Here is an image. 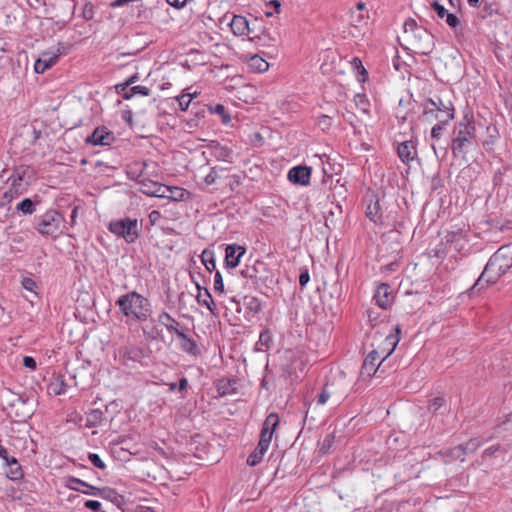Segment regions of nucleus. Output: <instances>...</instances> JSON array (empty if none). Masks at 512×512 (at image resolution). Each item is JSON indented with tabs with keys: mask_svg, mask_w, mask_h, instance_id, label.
I'll return each instance as SVG.
<instances>
[{
	"mask_svg": "<svg viewBox=\"0 0 512 512\" xmlns=\"http://www.w3.org/2000/svg\"><path fill=\"white\" fill-rule=\"evenodd\" d=\"M512 267V244L502 246L489 259L481 275L469 290V295L495 283Z\"/></svg>",
	"mask_w": 512,
	"mask_h": 512,
	"instance_id": "obj_1",
	"label": "nucleus"
},
{
	"mask_svg": "<svg viewBox=\"0 0 512 512\" xmlns=\"http://www.w3.org/2000/svg\"><path fill=\"white\" fill-rule=\"evenodd\" d=\"M403 39L406 49L420 55H429L435 45L433 35L411 18L404 23Z\"/></svg>",
	"mask_w": 512,
	"mask_h": 512,
	"instance_id": "obj_2",
	"label": "nucleus"
},
{
	"mask_svg": "<svg viewBox=\"0 0 512 512\" xmlns=\"http://www.w3.org/2000/svg\"><path fill=\"white\" fill-rule=\"evenodd\" d=\"M116 304L119 306L120 312L127 318V323L131 321L145 322L151 315L150 301L136 291L120 296Z\"/></svg>",
	"mask_w": 512,
	"mask_h": 512,
	"instance_id": "obj_3",
	"label": "nucleus"
},
{
	"mask_svg": "<svg viewBox=\"0 0 512 512\" xmlns=\"http://www.w3.org/2000/svg\"><path fill=\"white\" fill-rule=\"evenodd\" d=\"M475 125L471 121L460 122L457 136L452 141V153L455 157L463 155L474 145Z\"/></svg>",
	"mask_w": 512,
	"mask_h": 512,
	"instance_id": "obj_4",
	"label": "nucleus"
},
{
	"mask_svg": "<svg viewBox=\"0 0 512 512\" xmlns=\"http://www.w3.org/2000/svg\"><path fill=\"white\" fill-rule=\"evenodd\" d=\"M109 230L125 239L127 243H133L139 237L137 219L123 218L111 221Z\"/></svg>",
	"mask_w": 512,
	"mask_h": 512,
	"instance_id": "obj_5",
	"label": "nucleus"
},
{
	"mask_svg": "<svg viewBox=\"0 0 512 512\" xmlns=\"http://www.w3.org/2000/svg\"><path fill=\"white\" fill-rule=\"evenodd\" d=\"M62 220L57 211L49 210L39 218L36 229L42 235L54 236L59 232Z\"/></svg>",
	"mask_w": 512,
	"mask_h": 512,
	"instance_id": "obj_6",
	"label": "nucleus"
},
{
	"mask_svg": "<svg viewBox=\"0 0 512 512\" xmlns=\"http://www.w3.org/2000/svg\"><path fill=\"white\" fill-rule=\"evenodd\" d=\"M325 386L331 395V404L333 406H338L349 393V385L342 374L332 377L326 382Z\"/></svg>",
	"mask_w": 512,
	"mask_h": 512,
	"instance_id": "obj_7",
	"label": "nucleus"
},
{
	"mask_svg": "<svg viewBox=\"0 0 512 512\" xmlns=\"http://www.w3.org/2000/svg\"><path fill=\"white\" fill-rule=\"evenodd\" d=\"M386 341L389 342V345L392 346V348L389 350V352L387 353V355L379 362V364L376 366V363L377 361L379 360L380 358V355L377 351L373 350L371 351L367 357L365 358L364 362H363V365H362V374H366L368 376H371L373 374L376 373V371L379 369L380 365L382 364V362L385 360L386 357H388L392 352L393 350L395 349V346L398 342V339L395 340L394 337L392 336H388L386 338Z\"/></svg>",
	"mask_w": 512,
	"mask_h": 512,
	"instance_id": "obj_8",
	"label": "nucleus"
},
{
	"mask_svg": "<svg viewBox=\"0 0 512 512\" xmlns=\"http://www.w3.org/2000/svg\"><path fill=\"white\" fill-rule=\"evenodd\" d=\"M279 424V417L276 413H270L264 423L260 433V440L258 444H262L263 447L269 448L272 440L273 433Z\"/></svg>",
	"mask_w": 512,
	"mask_h": 512,
	"instance_id": "obj_9",
	"label": "nucleus"
},
{
	"mask_svg": "<svg viewBox=\"0 0 512 512\" xmlns=\"http://www.w3.org/2000/svg\"><path fill=\"white\" fill-rule=\"evenodd\" d=\"M449 107H453L451 101L443 100L440 97H436L435 99L429 98L423 103V119L424 121L431 123V117L434 112L441 111L442 109H448Z\"/></svg>",
	"mask_w": 512,
	"mask_h": 512,
	"instance_id": "obj_10",
	"label": "nucleus"
},
{
	"mask_svg": "<svg viewBox=\"0 0 512 512\" xmlns=\"http://www.w3.org/2000/svg\"><path fill=\"white\" fill-rule=\"evenodd\" d=\"M62 51L60 48L57 49L54 53L43 52L41 57L36 60L34 64V70L38 74L44 73L46 70L51 68L59 59Z\"/></svg>",
	"mask_w": 512,
	"mask_h": 512,
	"instance_id": "obj_11",
	"label": "nucleus"
},
{
	"mask_svg": "<svg viewBox=\"0 0 512 512\" xmlns=\"http://www.w3.org/2000/svg\"><path fill=\"white\" fill-rule=\"evenodd\" d=\"M311 168L308 166H296L289 170L288 179L294 184L306 186L310 183Z\"/></svg>",
	"mask_w": 512,
	"mask_h": 512,
	"instance_id": "obj_12",
	"label": "nucleus"
},
{
	"mask_svg": "<svg viewBox=\"0 0 512 512\" xmlns=\"http://www.w3.org/2000/svg\"><path fill=\"white\" fill-rule=\"evenodd\" d=\"M138 183L140 184V190L148 196L161 197L165 191H168L166 185L152 181L147 177L142 178Z\"/></svg>",
	"mask_w": 512,
	"mask_h": 512,
	"instance_id": "obj_13",
	"label": "nucleus"
},
{
	"mask_svg": "<svg viewBox=\"0 0 512 512\" xmlns=\"http://www.w3.org/2000/svg\"><path fill=\"white\" fill-rule=\"evenodd\" d=\"M374 299L379 307L388 308L394 299L390 286L386 283L380 284L375 292Z\"/></svg>",
	"mask_w": 512,
	"mask_h": 512,
	"instance_id": "obj_14",
	"label": "nucleus"
},
{
	"mask_svg": "<svg viewBox=\"0 0 512 512\" xmlns=\"http://www.w3.org/2000/svg\"><path fill=\"white\" fill-rule=\"evenodd\" d=\"M229 25L235 36H249L252 32L248 20L242 15H234Z\"/></svg>",
	"mask_w": 512,
	"mask_h": 512,
	"instance_id": "obj_15",
	"label": "nucleus"
},
{
	"mask_svg": "<svg viewBox=\"0 0 512 512\" xmlns=\"http://www.w3.org/2000/svg\"><path fill=\"white\" fill-rule=\"evenodd\" d=\"M245 253V248L236 244L226 247L225 264L228 268H235L240 262L241 256Z\"/></svg>",
	"mask_w": 512,
	"mask_h": 512,
	"instance_id": "obj_16",
	"label": "nucleus"
},
{
	"mask_svg": "<svg viewBox=\"0 0 512 512\" xmlns=\"http://www.w3.org/2000/svg\"><path fill=\"white\" fill-rule=\"evenodd\" d=\"M113 138L112 133L102 127L96 128L93 133L87 137L86 142L93 145H109Z\"/></svg>",
	"mask_w": 512,
	"mask_h": 512,
	"instance_id": "obj_17",
	"label": "nucleus"
},
{
	"mask_svg": "<svg viewBox=\"0 0 512 512\" xmlns=\"http://www.w3.org/2000/svg\"><path fill=\"white\" fill-rule=\"evenodd\" d=\"M148 164L145 161H134L127 165L126 173L129 179L139 182L145 177Z\"/></svg>",
	"mask_w": 512,
	"mask_h": 512,
	"instance_id": "obj_18",
	"label": "nucleus"
},
{
	"mask_svg": "<svg viewBox=\"0 0 512 512\" xmlns=\"http://www.w3.org/2000/svg\"><path fill=\"white\" fill-rule=\"evenodd\" d=\"M446 243L449 251L462 252L467 241L462 232H452L446 236Z\"/></svg>",
	"mask_w": 512,
	"mask_h": 512,
	"instance_id": "obj_19",
	"label": "nucleus"
},
{
	"mask_svg": "<svg viewBox=\"0 0 512 512\" xmlns=\"http://www.w3.org/2000/svg\"><path fill=\"white\" fill-rule=\"evenodd\" d=\"M397 152L400 159L405 163L412 161L416 154L415 146L412 141L401 142L398 145Z\"/></svg>",
	"mask_w": 512,
	"mask_h": 512,
	"instance_id": "obj_20",
	"label": "nucleus"
},
{
	"mask_svg": "<svg viewBox=\"0 0 512 512\" xmlns=\"http://www.w3.org/2000/svg\"><path fill=\"white\" fill-rule=\"evenodd\" d=\"M157 321L165 326L169 332L178 335L181 331L178 329L179 322H177L169 313L162 312L159 314Z\"/></svg>",
	"mask_w": 512,
	"mask_h": 512,
	"instance_id": "obj_21",
	"label": "nucleus"
},
{
	"mask_svg": "<svg viewBox=\"0 0 512 512\" xmlns=\"http://www.w3.org/2000/svg\"><path fill=\"white\" fill-rule=\"evenodd\" d=\"M198 294L196 296V300L199 304L206 306L211 313L215 314L213 306L214 301L212 296L207 288H202L200 285H197Z\"/></svg>",
	"mask_w": 512,
	"mask_h": 512,
	"instance_id": "obj_22",
	"label": "nucleus"
},
{
	"mask_svg": "<svg viewBox=\"0 0 512 512\" xmlns=\"http://www.w3.org/2000/svg\"><path fill=\"white\" fill-rule=\"evenodd\" d=\"M91 488L97 491V492H91V494L94 496H100L102 498L108 499L117 505H119L122 501V497L113 489H110V488L99 489L96 487H91Z\"/></svg>",
	"mask_w": 512,
	"mask_h": 512,
	"instance_id": "obj_23",
	"label": "nucleus"
},
{
	"mask_svg": "<svg viewBox=\"0 0 512 512\" xmlns=\"http://www.w3.org/2000/svg\"><path fill=\"white\" fill-rule=\"evenodd\" d=\"M177 337L181 340V348L191 354V355H197L199 352L198 346L196 342L189 338L184 332L178 333Z\"/></svg>",
	"mask_w": 512,
	"mask_h": 512,
	"instance_id": "obj_24",
	"label": "nucleus"
},
{
	"mask_svg": "<svg viewBox=\"0 0 512 512\" xmlns=\"http://www.w3.org/2000/svg\"><path fill=\"white\" fill-rule=\"evenodd\" d=\"M168 191H165L164 195L160 198H167L174 201H183L189 194L185 189L174 186H167Z\"/></svg>",
	"mask_w": 512,
	"mask_h": 512,
	"instance_id": "obj_25",
	"label": "nucleus"
},
{
	"mask_svg": "<svg viewBox=\"0 0 512 512\" xmlns=\"http://www.w3.org/2000/svg\"><path fill=\"white\" fill-rule=\"evenodd\" d=\"M512 180V169L509 167H504L503 170H498L493 178V182L495 186H501L505 183L510 185V181Z\"/></svg>",
	"mask_w": 512,
	"mask_h": 512,
	"instance_id": "obj_26",
	"label": "nucleus"
},
{
	"mask_svg": "<svg viewBox=\"0 0 512 512\" xmlns=\"http://www.w3.org/2000/svg\"><path fill=\"white\" fill-rule=\"evenodd\" d=\"M454 118V107H449L448 109H442L441 111H437L433 113L431 117V123L436 120L438 123L446 125L450 120Z\"/></svg>",
	"mask_w": 512,
	"mask_h": 512,
	"instance_id": "obj_27",
	"label": "nucleus"
},
{
	"mask_svg": "<svg viewBox=\"0 0 512 512\" xmlns=\"http://www.w3.org/2000/svg\"><path fill=\"white\" fill-rule=\"evenodd\" d=\"M267 450L268 449L263 447L262 444H258L255 450L247 458V464L249 466H256L259 464Z\"/></svg>",
	"mask_w": 512,
	"mask_h": 512,
	"instance_id": "obj_28",
	"label": "nucleus"
},
{
	"mask_svg": "<svg viewBox=\"0 0 512 512\" xmlns=\"http://www.w3.org/2000/svg\"><path fill=\"white\" fill-rule=\"evenodd\" d=\"M243 304H244L245 308L249 312H252L253 314H257L258 312L261 311V308H262L260 300L255 296H250V295L245 296L243 299Z\"/></svg>",
	"mask_w": 512,
	"mask_h": 512,
	"instance_id": "obj_29",
	"label": "nucleus"
},
{
	"mask_svg": "<svg viewBox=\"0 0 512 512\" xmlns=\"http://www.w3.org/2000/svg\"><path fill=\"white\" fill-rule=\"evenodd\" d=\"M249 66L256 72H265L269 68L268 62L258 55H254L250 58Z\"/></svg>",
	"mask_w": 512,
	"mask_h": 512,
	"instance_id": "obj_30",
	"label": "nucleus"
},
{
	"mask_svg": "<svg viewBox=\"0 0 512 512\" xmlns=\"http://www.w3.org/2000/svg\"><path fill=\"white\" fill-rule=\"evenodd\" d=\"M142 331L145 338L149 340H157L161 337V332L157 326L154 325V320H151L150 324L143 326Z\"/></svg>",
	"mask_w": 512,
	"mask_h": 512,
	"instance_id": "obj_31",
	"label": "nucleus"
},
{
	"mask_svg": "<svg viewBox=\"0 0 512 512\" xmlns=\"http://www.w3.org/2000/svg\"><path fill=\"white\" fill-rule=\"evenodd\" d=\"M16 210L22 212L25 215H31L35 212V202H33L30 198H25L19 204H17Z\"/></svg>",
	"mask_w": 512,
	"mask_h": 512,
	"instance_id": "obj_32",
	"label": "nucleus"
},
{
	"mask_svg": "<svg viewBox=\"0 0 512 512\" xmlns=\"http://www.w3.org/2000/svg\"><path fill=\"white\" fill-rule=\"evenodd\" d=\"M66 384L63 379L58 377L55 381L51 382L48 386V391L50 394L61 395L65 392Z\"/></svg>",
	"mask_w": 512,
	"mask_h": 512,
	"instance_id": "obj_33",
	"label": "nucleus"
},
{
	"mask_svg": "<svg viewBox=\"0 0 512 512\" xmlns=\"http://www.w3.org/2000/svg\"><path fill=\"white\" fill-rule=\"evenodd\" d=\"M202 262L208 271L212 272L213 270H215L216 262L213 252L204 250L202 253Z\"/></svg>",
	"mask_w": 512,
	"mask_h": 512,
	"instance_id": "obj_34",
	"label": "nucleus"
},
{
	"mask_svg": "<svg viewBox=\"0 0 512 512\" xmlns=\"http://www.w3.org/2000/svg\"><path fill=\"white\" fill-rule=\"evenodd\" d=\"M103 418V412L99 409L92 410L87 417V425L90 427L98 426Z\"/></svg>",
	"mask_w": 512,
	"mask_h": 512,
	"instance_id": "obj_35",
	"label": "nucleus"
},
{
	"mask_svg": "<svg viewBox=\"0 0 512 512\" xmlns=\"http://www.w3.org/2000/svg\"><path fill=\"white\" fill-rule=\"evenodd\" d=\"M379 210L380 206L377 200L374 203L368 205L366 210V216L374 223H377L378 220L380 219Z\"/></svg>",
	"mask_w": 512,
	"mask_h": 512,
	"instance_id": "obj_36",
	"label": "nucleus"
},
{
	"mask_svg": "<svg viewBox=\"0 0 512 512\" xmlns=\"http://www.w3.org/2000/svg\"><path fill=\"white\" fill-rule=\"evenodd\" d=\"M366 15L361 11H352L350 13V23L354 27H360L366 23Z\"/></svg>",
	"mask_w": 512,
	"mask_h": 512,
	"instance_id": "obj_37",
	"label": "nucleus"
},
{
	"mask_svg": "<svg viewBox=\"0 0 512 512\" xmlns=\"http://www.w3.org/2000/svg\"><path fill=\"white\" fill-rule=\"evenodd\" d=\"M447 455L451 459L460 460L463 462V461H465L466 454H465V451L463 450V448L461 447V445H458L456 447L449 449L447 452Z\"/></svg>",
	"mask_w": 512,
	"mask_h": 512,
	"instance_id": "obj_38",
	"label": "nucleus"
},
{
	"mask_svg": "<svg viewBox=\"0 0 512 512\" xmlns=\"http://www.w3.org/2000/svg\"><path fill=\"white\" fill-rule=\"evenodd\" d=\"M196 95H197L196 93H194V94L186 93V94H182V95L178 96L177 101L179 103L181 110L186 111L188 109L192 99L194 97H196Z\"/></svg>",
	"mask_w": 512,
	"mask_h": 512,
	"instance_id": "obj_39",
	"label": "nucleus"
},
{
	"mask_svg": "<svg viewBox=\"0 0 512 512\" xmlns=\"http://www.w3.org/2000/svg\"><path fill=\"white\" fill-rule=\"evenodd\" d=\"M481 444L482 443L479 439L473 438V439H470L465 444H460V445L463 448V450L465 451V454H468V453H474L481 446Z\"/></svg>",
	"mask_w": 512,
	"mask_h": 512,
	"instance_id": "obj_40",
	"label": "nucleus"
},
{
	"mask_svg": "<svg viewBox=\"0 0 512 512\" xmlns=\"http://www.w3.org/2000/svg\"><path fill=\"white\" fill-rule=\"evenodd\" d=\"M9 470L6 472V475L11 480H19L23 477V471L20 464H16L13 466H8Z\"/></svg>",
	"mask_w": 512,
	"mask_h": 512,
	"instance_id": "obj_41",
	"label": "nucleus"
},
{
	"mask_svg": "<svg viewBox=\"0 0 512 512\" xmlns=\"http://www.w3.org/2000/svg\"><path fill=\"white\" fill-rule=\"evenodd\" d=\"M445 404V400L442 397H435L429 401L428 411L432 414H436L440 408Z\"/></svg>",
	"mask_w": 512,
	"mask_h": 512,
	"instance_id": "obj_42",
	"label": "nucleus"
},
{
	"mask_svg": "<svg viewBox=\"0 0 512 512\" xmlns=\"http://www.w3.org/2000/svg\"><path fill=\"white\" fill-rule=\"evenodd\" d=\"M119 354L124 359L135 361L138 357L139 351L133 348L123 347L119 350Z\"/></svg>",
	"mask_w": 512,
	"mask_h": 512,
	"instance_id": "obj_43",
	"label": "nucleus"
},
{
	"mask_svg": "<svg viewBox=\"0 0 512 512\" xmlns=\"http://www.w3.org/2000/svg\"><path fill=\"white\" fill-rule=\"evenodd\" d=\"M134 94H141L143 96L149 95V89L145 86H134L130 88V91L124 95V98L129 99Z\"/></svg>",
	"mask_w": 512,
	"mask_h": 512,
	"instance_id": "obj_44",
	"label": "nucleus"
},
{
	"mask_svg": "<svg viewBox=\"0 0 512 512\" xmlns=\"http://www.w3.org/2000/svg\"><path fill=\"white\" fill-rule=\"evenodd\" d=\"M211 111L222 117V122L228 124L231 121V116L226 113L225 107L222 104H217Z\"/></svg>",
	"mask_w": 512,
	"mask_h": 512,
	"instance_id": "obj_45",
	"label": "nucleus"
},
{
	"mask_svg": "<svg viewBox=\"0 0 512 512\" xmlns=\"http://www.w3.org/2000/svg\"><path fill=\"white\" fill-rule=\"evenodd\" d=\"M499 451H503L506 453L507 449L503 448L500 444L492 445L491 447L484 450V452L482 453V457H492Z\"/></svg>",
	"mask_w": 512,
	"mask_h": 512,
	"instance_id": "obj_46",
	"label": "nucleus"
},
{
	"mask_svg": "<svg viewBox=\"0 0 512 512\" xmlns=\"http://www.w3.org/2000/svg\"><path fill=\"white\" fill-rule=\"evenodd\" d=\"M221 178L219 171L215 168H212L211 171L205 176L204 182L207 185H212L217 182L218 179Z\"/></svg>",
	"mask_w": 512,
	"mask_h": 512,
	"instance_id": "obj_47",
	"label": "nucleus"
},
{
	"mask_svg": "<svg viewBox=\"0 0 512 512\" xmlns=\"http://www.w3.org/2000/svg\"><path fill=\"white\" fill-rule=\"evenodd\" d=\"M329 400L331 401V395H330L327 387L324 385L321 393L319 394V396L317 398V403L319 405H325L326 403H328Z\"/></svg>",
	"mask_w": 512,
	"mask_h": 512,
	"instance_id": "obj_48",
	"label": "nucleus"
},
{
	"mask_svg": "<svg viewBox=\"0 0 512 512\" xmlns=\"http://www.w3.org/2000/svg\"><path fill=\"white\" fill-rule=\"evenodd\" d=\"M226 185L230 187V189L233 191L235 188L240 186L241 184V178L237 175L227 176L226 177Z\"/></svg>",
	"mask_w": 512,
	"mask_h": 512,
	"instance_id": "obj_49",
	"label": "nucleus"
},
{
	"mask_svg": "<svg viewBox=\"0 0 512 512\" xmlns=\"http://www.w3.org/2000/svg\"><path fill=\"white\" fill-rule=\"evenodd\" d=\"M444 18H445L447 25L451 28L455 29L460 25L459 18L453 13L448 12V14Z\"/></svg>",
	"mask_w": 512,
	"mask_h": 512,
	"instance_id": "obj_50",
	"label": "nucleus"
},
{
	"mask_svg": "<svg viewBox=\"0 0 512 512\" xmlns=\"http://www.w3.org/2000/svg\"><path fill=\"white\" fill-rule=\"evenodd\" d=\"M432 8L440 19H444V17L448 14V11L445 9V7L439 4L437 1L432 3Z\"/></svg>",
	"mask_w": 512,
	"mask_h": 512,
	"instance_id": "obj_51",
	"label": "nucleus"
},
{
	"mask_svg": "<svg viewBox=\"0 0 512 512\" xmlns=\"http://www.w3.org/2000/svg\"><path fill=\"white\" fill-rule=\"evenodd\" d=\"M88 458L95 467L99 469H104L106 467L105 463L101 460L98 454L90 453Z\"/></svg>",
	"mask_w": 512,
	"mask_h": 512,
	"instance_id": "obj_52",
	"label": "nucleus"
},
{
	"mask_svg": "<svg viewBox=\"0 0 512 512\" xmlns=\"http://www.w3.org/2000/svg\"><path fill=\"white\" fill-rule=\"evenodd\" d=\"M214 289H215V291H218L221 293L224 291L223 278L219 271H216V273H215Z\"/></svg>",
	"mask_w": 512,
	"mask_h": 512,
	"instance_id": "obj_53",
	"label": "nucleus"
},
{
	"mask_svg": "<svg viewBox=\"0 0 512 512\" xmlns=\"http://www.w3.org/2000/svg\"><path fill=\"white\" fill-rule=\"evenodd\" d=\"M352 64L353 66L358 69L360 71V74L362 76V78H360L361 81H365L366 77H367V71L366 69L363 67L362 65V62L359 58H354L353 61H352Z\"/></svg>",
	"mask_w": 512,
	"mask_h": 512,
	"instance_id": "obj_54",
	"label": "nucleus"
},
{
	"mask_svg": "<svg viewBox=\"0 0 512 512\" xmlns=\"http://www.w3.org/2000/svg\"><path fill=\"white\" fill-rule=\"evenodd\" d=\"M444 127V124L437 123L431 129V136L434 139H438L441 136V131Z\"/></svg>",
	"mask_w": 512,
	"mask_h": 512,
	"instance_id": "obj_55",
	"label": "nucleus"
},
{
	"mask_svg": "<svg viewBox=\"0 0 512 512\" xmlns=\"http://www.w3.org/2000/svg\"><path fill=\"white\" fill-rule=\"evenodd\" d=\"M22 286L26 290L33 291V289L36 287V283L31 278H24L22 280Z\"/></svg>",
	"mask_w": 512,
	"mask_h": 512,
	"instance_id": "obj_56",
	"label": "nucleus"
},
{
	"mask_svg": "<svg viewBox=\"0 0 512 512\" xmlns=\"http://www.w3.org/2000/svg\"><path fill=\"white\" fill-rule=\"evenodd\" d=\"M23 365L26 368L34 370L36 368V361L33 357L25 356L23 359Z\"/></svg>",
	"mask_w": 512,
	"mask_h": 512,
	"instance_id": "obj_57",
	"label": "nucleus"
},
{
	"mask_svg": "<svg viewBox=\"0 0 512 512\" xmlns=\"http://www.w3.org/2000/svg\"><path fill=\"white\" fill-rule=\"evenodd\" d=\"M85 507L92 511H98L101 507V503L96 500H88L85 503Z\"/></svg>",
	"mask_w": 512,
	"mask_h": 512,
	"instance_id": "obj_58",
	"label": "nucleus"
},
{
	"mask_svg": "<svg viewBox=\"0 0 512 512\" xmlns=\"http://www.w3.org/2000/svg\"><path fill=\"white\" fill-rule=\"evenodd\" d=\"M310 280V275L308 273V270H304L301 272L299 276V284L301 287H304Z\"/></svg>",
	"mask_w": 512,
	"mask_h": 512,
	"instance_id": "obj_59",
	"label": "nucleus"
},
{
	"mask_svg": "<svg viewBox=\"0 0 512 512\" xmlns=\"http://www.w3.org/2000/svg\"><path fill=\"white\" fill-rule=\"evenodd\" d=\"M161 218V213L157 210H153L149 213V221L151 224H156Z\"/></svg>",
	"mask_w": 512,
	"mask_h": 512,
	"instance_id": "obj_60",
	"label": "nucleus"
},
{
	"mask_svg": "<svg viewBox=\"0 0 512 512\" xmlns=\"http://www.w3.org/2000/svg\"><path fill=\"white\" fill-rule=\"evenodd\" d=\"M318 124L322 129L328 128L330 126V116L322 115Z\"/></svg>",
	"mask_w": 512,
	"mask_h": 512,
	"instance_id": "obj_61",
	"label": "nucleus"
},
{
	"mask_svg": "<svg viewBox=\"0 0 512 512\" xmlns=\"http://www.w3.org/2000/svg\"><path fill=\"white\" fill-rule=\"evenodd\" d=\"M69 481H70V483H71V484H72V483H74V484H78V485H81V486H83V487H87V488H91V487H92V486H91V485H89L88 483H86V482H84V481H82V480H80V479H78V478H74V477H72V478H70V480H69Z\"/></svg>",
	"mask_w": 512,
	"mask_h": 512,
	"instance_id": "obj_62",
	"label": "nucleus"
},
{
	"mask_svg": "<svg viewBox=\"0 0 512 512\" xmlns=\"http://www.w3.org/2000/svg\"><path fill=\"white\" fill-rule=\"evenodd\" d=\"M187 386H188V381L186 378H181L179 380V384H178V389L179 391H185L187 389Z\"/></svg>",
	"mask_w": 512,
	"mask_h": 512,
	"instance_id": "obj_63",
	"label": "nucleus"
},
{
	"mask_svg": "<svg viewBox=\"0 0 512 512\" xmlns=\"http://www.w3.org/2000/svg\"><path fill=\"white\" fill-rule=\"evenodd\" d=\"M13 197H14V194H13L12 190L6 191L3 194V199L6 200L7 202H10L13 199Z\"/></svg>",
	"mask_w": 512,
	"mask_h": 512,
	"instance_id": "obj_64",
	"label": "nucleus"
}]
</instances>
